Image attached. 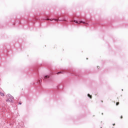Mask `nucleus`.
I'll return each instance as SVG.
<instances>
[{"instance_id":"1","label":"nucleus","mask_w":128,"mask_h":128,"mask_svg":"<svg viewBox=\"0 0 128 128\" xmlns=\"http://www.w3.org/2000/svg\"><path fill=\"white\" fill-rule=\"evenodd\" d=\"M13 98L14 97L11 96L6 100V102H12Z\"/></svg>"},{"instance_id":"2","label":"nucleus","mask_w":128,"mask_h":128,"mask_svg":"<svg viewBox=\"0 0 128 128\" xmlns=\"http://www.w3.org/2000/svg\"><path fill=\"white\" fill-rule=\"evenodd\" d=\"M0 94L1 96H4V94L2 92H0Z\"/></svg>"},{"instance_id":"3","label":"nucleus","mask_w":128,"mask_h":128,"mask_svg":"<svg viewBox=\"0 0 128 128\" xmlns=\"http://www.w3.org/2000/svg\"><path fill=\"white\" fill-rule=\"evenodd\" d=\"M47 20H54V19L52 20V19L48 18L47 19Z\"/></svg>"},{"instance_id":"4","label":"nucleus","mask_w":128,"mask_h":128,"mask_svg":"<svg viewBox=\"0 0 128 128\" xmlns=\"http://www.w3.org/2000/svg\"><path fill=\"white\" fill-rule=\"evenodd\" d=\"M50 78V76H46L44 77V78L46 79V78Z\"/></svg>"},{"instance_id":"5","label":"nucleus","mask_w":128,"mask_h":128,"mask_svg":"<svg viewBox=\"0 0 128 128\" xmlns=\"http://www.w3.org/2000/svg\"><path fill=\"white\" fill-rule=\"evenodd\" d=\"M88 96L90 98H92V95H90V94H88Z\"/></svg>"},{"instance_id":"6","label":"nucleus","mask_w":128,"mask_h":128,"mask_svg":"<svg viewBox=\"0 0 128 128\" xmlns=\"http://www.w3.org/2000/svg\"><path fill=\"white\" fill-rule=\"evenodd\" d=\"M118 104H120V102H117L116 103V106H118Z\"/></svg>"},{"instance_id":"7","label":"nucleus","mask_w":128,"mask_h":128,"mask_svg":"<svg viewBox=\"0 0 128 128\" xmlns=\"http://www.w3.org/2000/svg\"><path fill=\"white\" fill-rule=\"evenodd\" d=\"M81 22H82V24H86L85 22H82V21H80V24Z\"/></svg>"},{"instance_id":"8","label":"nucleus","mask_w":128,"mask_h":128,"mask_svg":"<svg viewBox=\"0 0 128 128\" xmlns=\"http://www.w3.org/2000/svg\"><path fill=\"white\" fill-rule=\"evenodd\" d=\"M74 22H76V24H78V21L74 20Z\"/></svg>"},{"instance_id":"9","label":"nucleus","mask_w":128,"mask_h":128,"mask_svg":"<svg viewBox=\"0 0 128 128\" xmlns=\"http://www.w3.org/2000/svg\"><path fill=\"white\" fill-rule=\"evenodd\" d=\"M98 68H100V66H97Z\"/></svg>"},{"instance_id":"10","label":"nucleus","mask_w":128,"mask_h":128,"mask_svg":"<svg viewBox=\"0 0 128 128\" xmlns=\"http://www.w3.org/2000/svg\"><path fill=\"white\" fill-rule=\"evenodd\" d=\"M120 118H121V119L122 118V116H120Z\"/></svg>"},{"instance_id":"11","label":"nucleus","mask_w":128,"mask_h":128,"mask_svg":"<svg viewBox=\"0 0 128 128\" xmlns=\"http://www.w3.org/2000/svg\"><path fill=\"white\" fill-rule=\"evenodd\" d=\"M7 96H10V95L9 94L7 95Z\"/></svg>"},{"instance_id":"12","label":"nucleus","mask_w":128,"mask_h":128,"mask_svg":"<svg viewBox=\"0 0 128 128\" xmlns=\"http://www.w3.org/2000/svg\"><path fill=\"white\" fill-rule=\"evenodd\" d=\"M20 104H22V103H19Z\"/></svg>"},{"instance_id":"13","label":"nucleus","mask_w":128,"mask_h":128,"mask_svg":"<svg viewBox=\"0 0 128 128\" xmlns=\"http://www.w3.org/2000/svg\"><path fill=\"white\" fill-rule=\"evenodd\" d=\"M102 102H104V101L102 100Z\"/></svg>"},{"instance_id":"14","label":"nucleus","mask_w":128,"mask_h":128,"mask_svg":"<svg viewBox=\"0 0 128 128\" xmlns=\"http://www.w3.org/2000/svg\"><path fill=\"white\" fill-rule=\"evenodd\" d=\"M102 114H104V113H102Z\"/></svg>"},{"instance_id":"15","label":"nucleus","mask_w":128,"mask_h":128,"mask_svg":"<svg viewBox=\"0 0 128 128\" xmlns=\"http://www.w3.org/2000/svg\"><path fill=\"white\" fill-rule=\"evenodd\" d=\"M60 72H58V74H60Z\"/></svg>"},{"instance_id":"16","label":"nucleus","mask_w":128,"mask_h":128,"mask_svg":"<svg viewBox=\"0 0 128 128\" xmlns=\"http://www.w3.org/2000/svg\"><path fill=\"white\" fill-rule=\"evenodd\" d=\"M39 82H40V80H39Z\"/></svg>"}]
</instances>
